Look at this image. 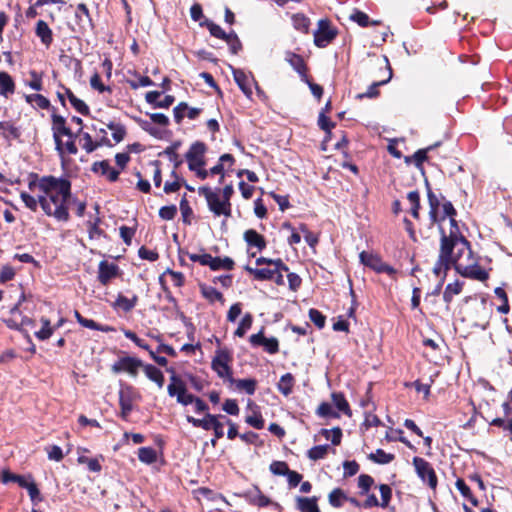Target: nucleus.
Returning <instances> with one entry per match:
<instances>
[{
    "mask_svg": "<svg viewBox=\"0 0 512 512\" xmlns=\"http://www.w3.org/2000/svg\"><path fill=\"white\" fill-rule=\"evenodd\" d=\"M205 24L212 36L222 40H225L228 37L229 33H226L219 25L212 21H206Z\"/></svg>",
    "mask_w": 512,
    "mask_h": 512,
    "instance_id": "3c124183",
    "label": "nucleus"
},
{
    "mask_svg": "<svg viewBox=\"0 0 512 512\" xmlns=\"http://www.w3.org/2000/svg\"><path fill=\"white\" fill-rule=\"evenodd\" d=\"M80 325L83 327L92 329V330H98V331H102V332H110V331L114 330L110 326L100 325V324L96 323L94 320L87 319L85 317H84V319L80 320Z\"/></svg>",
    "mask_w": 512,
    "mask_h": 512,
    "instance_id": "de8ad7c7",
    "label": "nucleus"
},
{
    "mask_svg": "<svg viewBox=\"0 0 512 512\" xmlns=\"http://www.w3.org/2000/svg\"><path fill=\"white\" fill-rule=\"evenodd\" d=\"M331 397L333 404L339 411L350 415L349 404L342 393H332Z\"/></svg>",
    "mask_w": 512,
    "mask_h": 512,
    "instance_id": "f704fd0d",
    "label": "nucleus"
},
{
    "mask_svg": "<svg viewBox=\"0 0 512 512\" xmlns=\"http://www.w3.org/2000/svg\"><path fill=\"white\" fill-rule=\"evenodd\" d=\"M190 259L193 262H198L203 266H209L211 270H232L234 267V261L229 257H213L210 254H194L191 255Z\"/></svg>",
    "mask_w": 512,
    "mask_h": 512,
    "instance_id": "0eeeda50",
    "label": "nucleus"
},
{
    "mask_svg": "<svg viewBox=\"0 0 512 512\" xmlns=\"http://www.w3.org/2000/svg\"><path fill=\"white\" fill-rule=\"evenodd\" d=\"M77 134H81L82 140L84 141L82 147L87 153L93 152L100 145L99 143L93 141L89 133L82 132V128L79 129Z\"/></svg>",
    "mask_w": 512,
    "mask_h": 512,
    "instance_id": "c03bdc74",
    "label": "nucleus"
},
{
    "mask_svg": "<svg viewBox=\"0 0 512 512\" xmlns=\"http://www.w3.org/2000/svg\"><path fill=\"white\" fill-rule=\"evenodd\" d=\"M289 470L287 463L283 461H274L270 465V471L275 475L286 476Z\"/></svg>",
    "mask_w": 512,
    "mask_h": 512,
    "instance_id": "4d7b16f0",
    "label": "nucleus"
},
{
    "mask_svg": "<svg viewBox=\"0 0 512 512\" xmlns=\"http://www.w3.org/2000/svg\"><path fill=\"white\" fill-rule=\"evenodd\" d=\"M316 413L320 417H329V418H338L339 417L338 412H336L333 409L332 405L327 402L321 403L319 405V407L317 408Z\"/></svg>",
    "mask_w": 512,
    "mask_h": 512,
    "instance_id": "49530a36",
    "label": "nucleus"
},
{
    "mask_svg": "<svg viewBox=\"0 0 512 512\" xmlns=\"http://www.w3.org/2000/svg\"><path fill=\"white\" fill-rule=\"evenodd\" d=\"M198 192L200 195L205 197L210 211H212L215 216H231V204H226L217 192L207 186L200 187Z\"/></svg>",
    "mask_w": 512,
    "mask_h": 512,
    "instance_id": "20e7f679",
    "label": "nucleus"
},
{
    "mask_svg": "<svg viewBox=\"0 0 512 512\" xmlns=\"http://www.w3.org/2000/svg\"><path fill=\"white\" fill-rule=\"evenodd\" d=\"M135 302L136 297L129 299L123 295H119L116 299L115 306L122 309L125 312H128L135 306Z\"/></svg>",
    "mask_w": 512,
    "mask_h": 512,
    "instance_id": "09e8293b",
    "label": "nucleus"
},
{
    "mask_svg": "<svg viewBox=\"0 0 512 512\" xmlns=\"http://www.w3.org/2000/svg\"><path fill=\"white\" fill-rule=\"evenodd\" d=\"M244 240L248 246L256 247L260 251L266 247V241L264 237L253 229H249L244 232Z\"/></svg>",
    "mask_w": 512,
    "mask_h": 512,
    "instance_id": "4be33fe9",
    "label": "nucleus"
},
{
    "mask_svg": "<svg viewBox=\"0 0 512 512\" xmlns=\"http://www.w3.org/2000/svg\"><path fill=\"white\" fill-rule=\"evenodd\" d=\"M438 145H439V143H436V144L430 145L424 149L417 150L412 156L405 157V163L410 164L411 162H413L415 164V166L421 172H423V163L428 158V156H427L428 152H430L432 149H434V147H436Z\"/></svg>",
    "mask_w": 512,
    "mask_h": 512,
    "instance_id": "aec40b11",
    "label": "nucleus"
},
{
    "mask_svg": "<svg viewBox=\"0 0 512 512\" xmlns=\"http://www.w3.org/2000/svg\"><path fill=\"white\" fill-rule=\"evenodd\" d=\"M413 465L418 477L423 483H426L431 489L435 490L438 481L432 465L421 457H414Z\"/></svg>",
    "mask_w": 512,
    "mask_h": 512,
    "instance_id": "6e6552de",
    "label": "nucleus"
},
{
    "mask_svg": "<svg viewBox=\"0 0 512 512\" xmlns=\"http://www.w3.org/2000/svg\"><path fill=\"white\" fill-rule=\"evenodd\" d=\"M373 483L374 479L370 475L362 474L358 477V486L362 490L363 494L369 491Z\"/></svg>",
    "mask_w": 512,
    "mask_h": 512,
    "instance_id": "052dcab7",
    "label": "nucleus"
},
{
    "mask_svg": "<svg viewBox=\"0 0 512 512\" xmlns=\"http://www.w3.org/2000/svg\"><path fill=\"white\" fill-rule=\"evenodd\" d=\"M456 488L463 497L471 502L472 505L477 506L478 500L472 495L470 488L466 485L463 479L458 478L455 483Z\"/></svg>",
    "mask_w": 512,
    "mask_h": 512,
    "instance_id": "2f4dec72",
    "label": "nucleus"
},
{
    "mask_svg": "<svg viewBox=\"0 0 512 512\" xmlns=\"http://www.w3.org/2000/svg\"><path fill=\"white\" fill-rule=\"evenodd\" d=\"M309 318L319 329L325 326L326 317L317 309L309 310Z\"/></svg>",
    "mask_w": 512,
    "mask_h": 512,
    "instance_id": "6e6d98bb",
    "label": "nucleus"
},
{
    "mask_svg": "<svg viewBox=\"0 0 512 512\" xmlns=\"http://www.w3.org/2000/svg\"><path fill=\"white\" fill-rule=\"evenodd\" d=\"M426 185H427V187H429V184L427 181H426ZM427 196H428V202H429V206H430V212H429L430 218L433 222H437L438 221L437 210L440 205V202H439L437 196L432 192V190L430 188H428Z\"/></svg>",
    "mask_w": 512,
    "mask_h": 512,
    "instance_id": "c756f323",
    "label": "nucleus"
},
{
    "mask_svg": "<svg viewBox=\"0 0 512 512\" xmlns=\"http://www.w3.org/2000/svg\"><path fill=\"white\" fill-rule=\"evenodd\" d=\"M314 31V43L317 47L324 48L337 36V31L331 27L328 19H320Z\"/></svg>",
    "mask_w": 512,
    "mask_h": 512,
    "instance_id": "1a4fd4ad",
    "label": "nucleus"
},
{
    "mask_svg": "<svg viewBox=\"0 0 512 512\" xmlns=\"http://www.w3.org/2000/svg\"><path fill=\"white\" fill-rule=\"evenodd\" d=\"M181 142L175 141L169 147H166L162 152L167 156L170 162L174 164V167L177 168L183 163V159L177 153V150L180 148Z\"/></svg>",
    "mask_w": 512,
    "mask_h": 512,
    "instance_id": "a878e982",
    "label": "nucleus"
},
{
    "mask_svg": "<svg viewBox=\"0 0 512 512\" xmlns=\"http://www.w3.org/2000/svg\"><path fill=\"white\" fill-rule=\"evenodd\" d=\"M285 61L290 64V66L299 74L300 79L303 82H308V75H307V66L302 56L287 51L285 53Z\"/></svg>",
    "mask_w": 512,
    "mask_h": 512,
    "instance_id": "2eb2a0df",
    "label": "nucleus"
},
{
    "mask_svg": "<svg viewBox=\"0 0 512 512\" xmlns=\"http://www.w3.org/2000/svg\"><path fill=\"white\" fill-rule=\"evenodd\" d=\"M118 266L114 263L101 261L99 264L98 279L101 284L106 285L112 278L118 274Z\"/></svg>",
    "mask_w": 512,
    "mask_h": 512,
    "instance_id": "6ab92c4d",
    "label": "nucleus"
},
{
    "mask_svg": "<svg viewBox=\"0 0 512 512\" xmlns=\"http://www.w3.org/2000/svg\"><path fill=\"white\" fill-rule=\"evenodd\" d=\"M75 16L78 19L79 24H83V25L85 23H87L89 25L92 24V20L90 18L88 7L84 3H80L77 5Z\"/></svg>",
    "mask_w": 512,
    "mask_h": 512,
    "instance_id": "58836bf2",
    "label": "nucleus"
},
{
    "mask_svg": "<svg viewBox=\"0 0 512 512\" xmlns=\"http://www.w3.org/2000/svg\"><path fill=\"white\" fill-rule=\"evenodd\" d=\"M246 271H248L250 274H253L255 279L257 280H270L272 276L273 269L269 268H251L249 266H246Z\"/></svg>",
    "mask_w": 512,
    "mask_h": 512,
    "instance_id": "79ce46f5",
    "label": "nucleus"
},
{
    "mask_svg": "<svg viewBox=\"0 0 512 512\" xmlns=\"http://www.w3.org/2000/svg\"><path fill=\"white\" fill-rule=\"evenodd\" d=\"M52 131H53V139L55 142V149L59 153L60 156L64 154V145L62 139L60 138V132L63 127H66V120L63 116L58 114L52 115Z\"/></svg>",
    "mask_w": 512,
    "mask_h": 512,
    "instance_id": "dca6fc26",
    "label": "nucleus"
},
{
    "mask_svg": "<svg viewBox=\"0 0 512 512\" xmlns=\"http://www.w3.org/2000/svg\"><path fill=\"white\" fill-rule=\"evenodd\" d=\"M231 69H232V74H233L235 82L237 83V85L239 86V88L245 94V96L247 98L251 99V97H252V93H253L252 92V85L256 86L258 94H262V91L257 86V83L254 80V78H253L251 73L247 74L243 70L236 69V68H233V67H231Z\"/></svg>",
    "mask_w": 512,
    "mask_h": 512,
    "instance_id": "ddd939ff",
    "label": "nucleus"
},
{
    "mask_svg": "<svg viewBox=\"0 0 512 512\" xmlns=\"http://www.w3.org/2000/svg\"><path fill=\"white\" fill-rule=\"evenodd\" d=\"M15 90V83L12 77L4 71L0 72V95L7 97Z\"/></svg>",
    "mask_w": 512,
    "mask_h": 512,
    "instance_id": "bb28decb",
    "label": "nucleus"
},
{
    "mask_svg": "<svg viewBox=\"0 0 512 512\" xmlns=\"http://www.w3.org/2000/svg\"><path fill=\"white\" fill-rule=\"evenodd\" d=\"M138 458L145 464H152L157 459V453L151 447H141L138 450Z\"/></svg>",
    "mask_w": 512,
    "mask_h": 512,
    "instance_id": "7c9ffc66",
    "label": "nucleus"
},
{
    "mask_svg": "<svg viewBox=\"0 0 512 512\" xmlns=\"http://www.w3.org/2000/svg\"><path fill=\"white\" fill-rule=\"evenodd\" d=\"M293 27L302 32L307 33L310 26V20L302 13H297L292 16Z\"/></svg>",
    "mask_w": 512,
    "mask_h": 512,
    "instance_id": "cd10ccee",
    "label": "nucleus"
},
{
    "mask_svg": "<svg viewBox=\"0 0 512 512\" xmlns=\"http://www.w3.org/2000/svg\"><path fill=\"white\" fill-rule=\"evenodd\" d=\"M449 222L451 227L448 235L443 228L440 227V251L433 268V273L437 277H441V282H443L447 271L451 268V256H453V250L455 248L457 249L456 253H465L468 258L471 257L470 244L467 239L461 235L457 221L455 218H451Z\"/></svg>",
    "mask_w": 512,
    "mask_h": 512,
    "instance_id": "f03ea898",
    "label": "nucleus"
},
{
    "mask_svg": "<svg viewBox=\"0 0 512 512\" xmlns=\"http://www.w3.org/2000/svg\"><path fill=\"white\" fill-rule=\"evenodd\" d=\"M70 104L77 112L84 116L88 115L90 112L88 105L76 96L70 97Z\"/></svg>",
    "mask_w": 512,
    "mask_h": 512,
    "instance_id": "864d4df0",
    "label": "nucleus"
},
{
    "mask_svg": "<svg viewBox=\"0 0 512 512\" xmlns=\"http://www.w3.org/2000/svg\"><path fill=\"white\" fill-rule=\"evenodd\" d=\"M201 293L210 302L223 300V295L216 288H214L212 286L202 285Z\"/></svg>",
    "mask_w": 512,
    "mask_h": 512,
    "instance_id": "c9c22d12",
    "label": "nucleus"
},
{
    "mask_svg": "<svg viewBox=\"0 0 512 512\" xmlns=\"http://www.w3.org/2000/svg\"><path fill=\"white\" fill-rule=\"evenodd\" d=\"M231 383L235 384L238 390L245 391L248 395H253L257 386V382L254 379H234V382Z\"/></svg>",
    "mask_w": 512,
    "mask_h": 512,
    "instance_id": "c85d7f7f",
    "label": "nucleus"
},
{
    "mask_svg": "<svg viewBox=\"0 0 512 512\" xmlns=\"http://www.w3.org/2000/svg\"><path fill=\"white\" fill-rule=\"evenodd\" d=\"M144 372L150 380L154 381L160 386V369L153 365H146L144 367Z\"/></svg>",
    "mask_w": 512,
    "mask_h": 512,
    "instance_id": "0e129e2a",
    "label": "nucleus"
},
{
    "mask_svg": "<svg viewBox=\"0 0 512 512\" xmlns=\"http://www.w3.org/2000/svg\"><path fill=\"white\" fill-rule=\"evenodd\" d=\"M328 449H329L328 445L314 446L308 450L307 456L309 459L314 460V461L320 460L326 456Z\"/></svg>",
    "mask_w": 512,
    "mask_h": 512,
    "instance_id": "a19ab883",
    "label": "nucleus"
},
{
    "mask_svg": "<svg viewBox=\"0 0 512 512\" xmlns=\"http://www.w3.org/2000/svg\"><path fill=\"white\" fill-rule=\"evenodd\" d=\"M107 127L112 131V137L116 143H119L124 139L126 135L124 126L119 123L110 122Z\"/></svg>",
    "mask_w": 512,
    "mask_h": 512,
    "instance_id": "a18cd8bd",
    "label": "nucleus"
},
{
    "mask_svg": "<svg viewBox=\"0 0 512 512\" xmlns=\"http://www.w3.org/2000/svg\"><path fill=\"white\" fill-rule=\"evenodd\" d=\"M21 200L24 202L25 206L32 211H36L39 204V197L35 198L34 196L28 194L27 192H21L20 194Z\"/></svg>",
    "mask_w": 512,
    "mask_h": 512,
    "instance_id": "5fc2aeb1",
    "label": "nucleus"
},
{
    "mask_svg": "<svg viewBox=\"0 0 512 512\" xmlns=\"http://www.w3.org/2000/svg\"><path fill=\"white\" fill-rule=\"evenodd\" d=\"M294 384V376L291 373H286L281 376L277 388L281 394L287 397L292 393Z\"/></svg>",
    "mask_w": 512,
    "mask_h": 512,
    "instance_id": "393cba45",
    "label": "nucleus"
},
{
    "mask_svg": "<svg viewBox=\"0 0 512 512\" xmlns=\"http://www.w3.org/2000/svg\"><path fill=\"white\" fill-rule=\"evenodd\" d=\"M462 290V285L459 282L449 283L443 293V299L446 303H450L455 295H458Z\"/></svg>",
    "mask_w": 512,
    "mask_h": 512,
    "instance_id": "4c0bfd02",
    "label": "nucleus"
},
{
    "mask_svg": "<svg viewBox=\"0 0 512 512\" xmlns=\"http://www.w3.org/2000/svg\"><path fill=\"white\" fill-rule=\"evenodd\" d=\"M131 88L137 89L139 87H148L153 85V81L147 76H138L136 79L128 80Z\"/></svg>",
    "mask_w": 512,
    "mask_h": 512,
    "instance_id": "bf43d9fd",
    "label": "nucleus"
},
{
    "mask_svg": "<svg viewBox=\"0 0 512 512\" xmlns=\"http://www.w3.org/2000/svg\"><path fill=\"white\" fill-rule=\"evenodd\" d=\"M328 498L330 505L338 508L342 506V500L345 498V495L341 489L336 488L330 492Z\"/></svg>",
    "mask_w": 512,
    "mask_h": 512,
    "instance_id": "603ef678",
    "label": "nucleus"
},
{
    "mask_svg": "<svg viewBox=\"0 0 512 512\" xmlns=\"http://www.w3.org/2000/svg\"><path fill=\"white\" fill-rule=\"evenodd\" d=\"M0 131L3 132L5 137L12 136L13 138H17L20 134L18 128L6 121L0 122Z\"/></svg>",
    "mask_w": 512,
    "mask_h": 512,
    "instance_id": "13d9d810",
    "label": "nucleus"
},
{
    "mask_svg": "<svg viewBox=\"0 0 512 512\" xmlns=\"http://www.w3.org/2000/svg\"><path fill=\"white\" fill-rule=\"evenodd\" d=\"M120 236L125 242V244L130 245L132 242V238L135 234V228L128 227V226H121L119 228Z\"/></svg>",
    "mask_w": 512,
    "mask_h": 512,
    "instance_id": "774afa93",
    "label": "nucleus"
},
{
    "mask_svg": "<svg viewBox=\"0 0 512 512\" xmlns=\"http://www.w3.org/2000/svg\"><path fill=\"white\" fill-rule=\"evenodd\" d=\"M262 346L270 354H275L279 350V342L275 337L265 338Z\"/></svg>",
    "mask_w": 512,
    "mask_h": 512,
    "instance_id": "69168bd1",
    "label": "nucleus"
},
{
    "mask_svg": "<svg viewBox=\"0 0 512 512\" xmlns=\"http://www.w3.org/2000/svg\"><path fill=\"white\" fill-rule=\"evenodd\" d=\"M379 490H380L381 499H382V502L380 505L383 508L387 507L390 502L391 496H392V490H391L390 486H388L387 484H381L379 486Z\"/></svg>",
    "mask_w": 512,
    "mask_h": 512,
    "instance_id": "e2e57ef3",
    "label": "nucleus"
},
{
    "mask_svg": "<svg viewBox=\"0 0 512 512\" xmlns=\"http://www.w3.org/2000/svg\"><path fill=\"white\" fill-rule=\"evenodd\" d=\"M253 318L250 313H246L241 319L237 329L234 332V335L237 337H243L247 330H249L252 326Z\"/></svg>",
    "mask_w": 512,
    "mask_h": 512,
    "instance_id": "e433bc0d",
    "label": "nucleus"
},
{
    "mask_svg": "<svg viewBox=\"0 0 512 512\" xmlns=\"http://www.w3.org/2000/svg\"><path fill=\"white\" fill-rule=\"evenodd\" d=\"M350 19L356 22L361 27L379 24V21H370V18L366 13L358 10L350 15Z\"/></svg>",
    "mask_w": 512,
    "mask_h": 512,
    "instance_id": "473e14b6",
    "label": "nucleus"
},
{
    "mask_svg": "<svg viewBox=\"0 0 512 512\" xmlns=\"http://www.w3.org/2000/svg\"><path fill=\"white\" fill-rule=\"evenodd\" d=\"M91 170L95 173H100L103 176H106L110 182L117 181L120 172L112 167H110L108 160H102L93 163Z\"/></svg>",
    "mask_w": 512,
    "mask_h": 512,
    "instance_id": "a211bd4d",
    "label": "nucleus"
},
{
    "mask_svg": "<svg viewBox=\"0 0 512 512\" xmlns=\"http://www.w3.org/2000/svg\"><path fill=\"white\" fill-rule=\"evenodd\" d=\"M138 398V393L133 387L125 385L121 386L119 391V404L121 407L120 417L128 420L130 412L133 410V403Z\"/></svg>",
    "mask_w": 512,
    "mask_h": 512,
    "instance_id": "9d476101",
    "label": "nucleus"
},
{
    "mask_svg": "<svg viewBox=\"0 0 512 512\" xmlns=\"http://www.w3.org/2000/svg\"><path fill=\"white\" fill-rule=\"evenodd\" d=\"M36 35L41 39V42L49 46L53 41V34L52 30L49 28L48 24L43 21L39 20L36 23V29H35Z\"/></svg>",
    "mask_w": 512,
    "mask_h": 512,
    "instance_id": "5701e85b",
    "label": "nucleus"
},
{
    "mask_svg": "<svg viewBox=\"0 0 512 512\" xmlns=\"http://www.w3.org/2000/svg\"><path fill=\"white\" fill-rule=\"evenodd\" d=\"M231 361L232 356L227 349H218L212 359L211 366L220 378L227 379L229 382H234L230 367Z\"/></svg>",
    "mask_w": 512,
    "mask_h": 512,
    "instance_id": "39448f33",
    "label": "nucleus"
},
{
    "mask_svg": "<svg viewBox=\"0 0 512 512\" xmlns=\"http://www.w3.org/2000/svg\"><path fill=\"white\" fill-rule=\"evenodd\" d=\"M215 415L207 414L204 419H196L192 416H187V421L191 423L194 427H201L204 430H211V418H214Z\"/></svg>",
    "mask_w": 512,
    "mask_h": 512,
    "instance_id": "37998d69",
    "label": "nucleus"
},
{
    "mask_svg": "<svg viewBox=\"0 0 512 512\" xmlns=\"http://www.w3.org/2000/svg\"><path fill=\"white\" fill-rule=\"evenodd\" d=\"M344 476L351 477L359 471V464L356 461H345L343 463Z\"/></svg>",
    "mask_w": 512,
    "mask_h": 512,
    "instance_id": "338daca9",
    "label": "nucleus"
},
{
    "mask_svg": "<svg viewBox=\"0 0 512 512\" xmlns=\"http://www.w3.org/2000/svg\"><path fill=\"white\" fill-rule=\"evenodd\" d=\"M359 259L363 265L369 267L376 273H386L391 277H394L397 273V271L392 266L385 263L378 254L362 251L359 254Z\"/></svg>",
    "mask_w": 512,
    "mask_h": 512,
    "instance_id": "423d86ee",
    "label": "nucleus"
},
{
    "mask_svg": "<svg viewBox=\"0 0 512 512\" xmlns=\"http://www.w3.org/2000/svg\"><path fill=\"white\" fill-rule=\"evenodd\" d=\"M245 421L247 424L256 429H262L264 427V419L259 413H254L253 415L247 416Z\"/></svg>",
    "mask_w": 512,
    "mask_h": 512,
    "instance_id": "680f3d73",
    "label": "nucleus"
},
{
    "mask_svg": "<svg viewBox=\"0 0 512 512\" xmlns=\"http://www.w3.org/2000/svg\"><path fill=\"white\" fill-rule=\"evenodd\" d=\"M37 187L43 193L39 195V204L44 213L57 221H68L71 182L62 177L43 176L39 179Z\"/></svg>",
    "mask_w": 512,
    "mask_h": 512,
    "instance_id": "f257e3e1",
    "label": "nucleus"
},
{
    "mask_svg": "<svg viewBox=\"0 0 512 512\" xmlns=\"http://www.w3.org/2000/svg\"><path fill=\"white\" fill-rule=\"evenodd\" d=\"M141 366V361L133 357H123L112 365V371L115 373L128 372L136 374Z\"/></svg>",
    "mask_w": 512,
    "mask_h": 512,
    "instance_id": "f3484780",
    "label": "nucleus"
},
{
    "mask_svg": "<svg viewBox=\"0 0 512 512\" xmlns=\"http://www.w3.org/2000/svg\"><path fill=\"white\" fill-rule=\"evenodd\" d=\"M454 266L456 271L463 277L471 278L474 280L485 281L488 279V273L481 266H479L473 255L468 258L465 253H456L451 256V267Z\"/></svg>",
    "mask_w": 512,
    "mask_h": 512,
    "instance_id": "7ed1b4c3",
    "label": "nucleus"
},
{
    "mask_svg": "<svg viewBox=\"0 0 512 512\" xmlns=\"http://www.w3.org/2000/svg\"><path fill=\"white\" fill-rule=\"evenodd\" d=\"M168 393L171 397H176L177 402L185 406L192 404L196 398L187 392L185 383L175 376L172 377L171 383L168 385Z\"/></svg>",
    "mask_w": 512,
    "mask_h": 512,
    "instance_id": "9b49d317",
    "label": "nucleus"
},
{
    "mask_svg": "<svg viewBox=\"0 0 512 512\" xmlns=\"http://www.w3.org/2000/svg\"><path fill=\"white\" fill-rule=\"evenodd\" d=\"M317 497H296V507L300 512H321Z\"/></svg>",
    "mask_w": 512,
    "mask_h": 512,
    "instance_id": "412c9836",
    "label": "nucleus"
},
{
    "mask_svg": "<svg viewBox=\"0 0 512 512\" xmlns=\"http://www.w3.org/2000/svg\"><path fill=\"white\" fill-rule=\"evenodd\" d=\"M245 498L246 500L257 507H266V506H273L276 509L280 508V505L278 503L272 502L267 496H265L258 487H253L252 489L245 492Z\"/></svg>",
    "mask_w": 512,
    "mask_h": 512,
    "instance_id": "4468645a",
    "label": "nucleus"
},
{
    "mask_svg": "<svg viewBox=\"0 0 512 512\" xmlns=\"http://www.w3.org/2000/svg\"><path fill=\"white\" fill-rule=\"evenodd\" d=\"M321 434L328 440H331L333 445H339L342 438V430L339 427H335L332 430L322 429Z\"/></svg>",
    "mask_w": 512,
    "mask_h": 512,
    "instance_id": "ea45409f",
    "label": "nucleus"
},
{
    "mask_svg": "<svg viewBox=\"0 0 512 512\" xmlns=\"http://www.w3.org/2000/svg\"><path fill=\"white\" fill-rule=\"evenodd\" d=\"M227 44L229 45L230 51L233 54H237L241 48L242 44L237 36V34L234 31H231L228 35V37L225 39Z\"/></svg>",
    "mask_w": 512,
    "mask_h": 512,
    "instance_id": "8fccbe9b",
    "label": "nucleus"
},
{
    "mask_svg": "<svg viewBox=\"0 0 512 512\" xmlns=\"http://www.w3.org/2000/svg\"><path fill=\"white\" fill-rule=\"evenodd\" d=\"M207 147L203 142H194L185 154L189 169H195L198 166H205V153Z\"/></svg>",
    "mask_w": 512,
    "mask_h": 512,
    "instance_id": "f8f14e48",
    "label": "nucleus"
},
{
    "mask_svg": "<svg viewBox=\"0 0 512 512\" xmlns=\"http://www.w3.org/2000/svg\"><path fill=\"white\" fill-rule=\"evenodd\" d=\"M369 459L378 464H388L394 460V455L386 453L382 449H377L369 455Z\"/></svg>",
    "mask_w": 512,
    "mask_h": 512,
    "instance_id": "72a5a7b5",
    "label": "nucleus"
},
{
    "mask_svg": "<svg viewBox=\"0 0 512 512\" xmlns=\"http://www.w3.org/2000/svg\"><path fill=\"white\" fill-rule=\"evenodd\" d=\"M385 62H386V66H387V69H388V77L387 79L385 80H382V81H377V82H374L373 84L370 85V87L368 88V90L365 92V93H362V94H359L358 95V98L362 99L364 97L366 98H373V97H376L378 95V87L381 86V85H384L386 83H388L390 81V79L392 78V69L388 63V59L385 57Z\"/></svg>",
    "mask_w": 512,
    "mask_h": 512,
    "instance_id": "b1692460",
    "label": "nucleus"
}]
</instances>
